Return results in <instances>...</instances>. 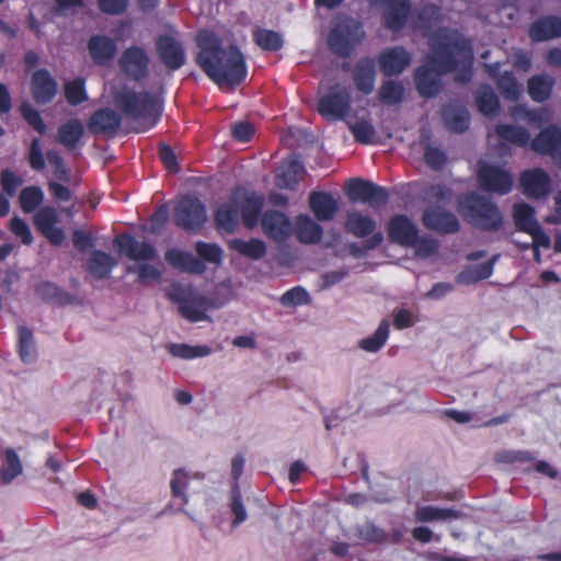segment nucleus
I'll use <instances>...</instances> for the list:
<instances>
[{"label":"nucleus","instance_id":"64","mask_svg":"<svg viewBox=\"0 0 561 561\" xmlns=\"http://www.w3.org/2000/svg\"><path fill=\"white\" fill-rule=\"evenodd\" d=\"M424 160L433 170H440L447 161V157L439 148L427 145L424 148Z\"/></svg>","mask_w":561,"mask_h":561},{"label":"nucleus","instance_id":"18","mask_svg":"<svg viewBox=\"0 0 561 561\" xmlns=\"http://www.w3.org/2000/svg\"><path fill=\"white\" fill-rule=\"evenodd\" d=\"M412 56L403 46L383 49L378 57L380 71L386 77L402 73L411 64Z\"/></svg>","mask_w":561,"mask_h":561},{"label":"nucleus","instance_id":"37","mask_svg":"<svg viewBox=\"0 0 561 561\" xmlns=\"http://www.w3.org/2000/svg\"><path fill=\"white\" fill-rule=\"evenodd\" d=\"M495 134L502 141L517 147L524 148L530 145V134L522 126L497 124L495 126Z\"/></svg>","mask_w":561,"mask_h":561},{"label":"nucleus","instance_id":"50","mask_svg":"<svg viewBox=\"0 0 561 561\" xmlns=\"http://www.w3.org/2000/svg\"><path fill=\"white\" fill-rule=\"evenodd\" d=\"M379 99L388 105L399 104L404 99V87L393 80L383 81L379 89Z\"/></svg>","mask_w":561,"mask_h":561},{"label":"nucleus","instance_id":"56","mask_svg":"<svg viewBox=\"0 0 561 561\" xmlns=\"http://www.w3.org/2000/svg\"><path fill=\"white\" fill-rule=\"evenodd\" d=\"M20 112L25 122L39 135H44L47 130V126L44 123L39 112L35 110L31 104L24 102L20 106Z\"/></svg>","mask_w":561,"mask_h":561},{"label":"nucleus","instance_id":"51","mask_svg":"<svg viewBox=\"0 0 561 561\" xmlns=\"http://www.w3.org/2000/svg\"><path fill=\"white\" fill-rule=\"evenodd\" d=\"M355 141L360 145H369L374 142L376 130L368 119H359L355 123H347Z\"/></svg>","mask_w":561,"mask_h":561},{"label":"nucleus","instance_id":"52","mask_svg":"<svg viewBox=\"0 0 561 561\" xmlns=\"http://www.w3.org/2000/svg\"><path fill=\"white\" fill-rule=\"evenodd\" d=\"M65 98L67 102L77 106L88 100L85 92V81L83 78H76L65 84Z\"/></svg>","mask_w":561,"mask_h":561},{"label":"nucleus","instance_id":"2","mask_svg":"<svg viewBox=\"0 0 561 561\" xmlns=\"http://www.w3.org/2000/svg\"><path fill=\"white\" fill-rule=\"evenodd\" d=\"M198 48L195 64L218 87L237 88L248 76V66L243 53L237 45L224 46L222 39L209 30L196 34Z\"/></svg>","mask_w":561,"mask_h":561},{"label":"nucleus","instance_id":"45","mask_svg":"<svg viewBox=\"0 0 561 561\" xmlns=\"http://www.w3.org/2000/svg\"><path fill=\"white\" fill-rule=\"evenodd\" d=\"M459 513L453 508H443L432 505L421 506L415 510V519L422 523L434 520L456 519Z\"/></svg>","mask_w":561,"mask_h":561},{"label":"nucleus","instance_id":"36","mask_svg":"<svg viewBox=\"0 0 561 561\" xmlns=\"http://www.w3.org/2000/svg\"><path fill=\"white\" fill-rule=\"evenodd\" d=\"M263 206L264 198L261 195L252 194L243 198L240 205V214L245 228L253 229L256 227Z\"/></svg>","mask_w":561,"mask_h":561},{"label":"nucleus","instance_id":"40","mask_svg":"<svg viewBox=\"0 0 561 561\" xmlns=\"http://www.w3.org/2000/svg\"><path fill=\"white\" fill-rule=\"evenodd\" d=\"M554 79L547 75H536L528 79L527 88L530 99L541 103L547 101L552 93Z\"/></svg>","mask_w":561,"mask_h":561},{"label":"nucleus","instance_id":"14","mask_svg":"<svg viewBox=\"0 0 561 561\" xmlns=\"http://www.w3.org/2000/svg\"><path fill=\"white\" fill-rule=\"evenodd\" d=\"M59 215L55 207L43 206L33 216V225L51 245L59 247L66 239L62 228L57 227Z\"/></svg>","mask_w":561,"mask_h":561},{"label":"nucleus","instance_id":"61","mask_svg":"<svg viewBox=\"0 0 561 561\" xmlns=\"http://www.w3.org/2000/svg\"><path fill=\"white\" fill-rule=\"evenodd\" d=\"M23 179L10 169H4L0 173V185L3 192L12 197L22 185Z\"/></svg>","mask_w":561,"mask_h":561},{"label":"nucleus","instance_id":"19","mask_svg":"<svg viewBox=\"0 0 561 561\" xmlns=\"http://www.w3.org/2000/svg\"><path fill=\"white\" fill-rule=\"evenodd\" d=\"M385 10L381 15V22L385 28L392 33L401 32L411 14V1L410 0H391L386 3Z\"/></svg>","mask_w":561,"mask_h":561},{"label":"nucleus","instance_id":"22","mask_svg":"<svg viewBox=\"0 0 561 561\" xmlns=\"http://www.w3.org/2000/svg\"><path fill=\"white\" fill-rule=\"evenodd\" d=\"M35 294L44 302L58 307L82 304V301L77 296L66 291L58 285L48 280H43L36 284Z\"/></svg>","mask_w":561,"mask_h":561},{"label":"nucleus","instance_id":"55","mask_svg":"<svg viewBox=\"0 0 561 561\" xmlns=\"http://www.w3.org/2000/svg\"><path fill=\"white\" fill-rule=\"evenodd\" d=\"M45 158L46 154L43 153L41 139L37 137L33 138L26 156L31 169L42 172L46 167Z\"/></svg>","mask_w":561,"mask_h":561},{"label":"nucleus","instance_id":"26","mask_svg":"<svg viewBox=\"0 0 561 561\" xmlns=\"http://www.w3.org/2000/svg\"><path fill=\"white\" fill-rule=\"evenodd\" d=\"M528 34L534 42L561 37V19L553 15L539 18L530 24Z\"/></svg>","mask_w":561,"mask_h":561},{"label":"nucleus","instance_id":"7","mask_svg":"<svg viewBox=\"0 0 561 561\" xmlns=\"http://www.w3.org/2000/svg\"><path fill=\"white\" fill-rule=\"evenodd\" d=\"M352 105V95L347 88L335 84L319 98L318 113L327 121H343L348 115Z\"/></svg>","mask_w":561,"mask_h":561},{"label":"nucleus","instance_id":"6","mask_svg":"<svg viewBox=\"0 0 561 561\" xmlns=\"http://www.w3.org/2000/svg\"><path fill=\"white\" fill-rule=\"evenodd\" d=\"M174 225L188 233H197L207 221L205 204L194 195L182 196L173 208Z\"/></svg>","mask_w":561,"mask_h":561},{"label":"nucleus","instance_id":"28","mask_svg":"<svg viewBox=\"0 0 561 561\" xmlns=\"http://www.w3.org/2000/svg\"><path fill=\"white\" fill-rule=\"evenodd\" d=\"M442 118L445 127L455 134L465 133L470 126V114L465 106L447 104L442 108Z\"/></svg>","mask_w":561,"mask_h":561},{"label":"nucleus","instance_id":"33","mask_svg":"<svg viewBox=\"0 0 561 561\" xmlns=\"http://www.w3.org/2000/svg\"><path fill=\"white\" fill-rule=\"evenodd\" d=\"M322 227L308 215H299L296 218V237L304 244H316L321 241Z\"/></svg>","mask_w":561,"mask_h":561},{"label":"nucleus","instance_id":"44","mask_svg":"<svg viewBox=\"0 0 561 561\" xmlns=\"http://www.w3.org/2000/svg\"><path fill=\"white\" fill-rule=\"evenodd\" d=\"M254 43L265 51H278L284 46L282 35L273 30L257 27L253 31Z\"/></svg>","mask_w":561,"mask_h":561},{"label":"nucleus","instance_id":"34","mask_svg":"<svg viewBox=\"0 0 561 561\" xmlns=\"http://www.w3.org/2000/svg\"><path fill=\"white\" fill-rule=\"evenodd\" d=\"M217 230L233 233L239 226V208L234 203L220 205L214 215Z\"/></svg>","mask_w":561,"mask_h":561},{"label":"nucleus","instance_id":"25","mask_svg":"<svg viewBox=\"0 0 561 561\" xmlns=\"http://www.w3.org/2000/svg\"><path fill=\"white\" fill-rule=\"evenodd\" d=\"M309 207L319 221H330L339 210L337 201L327 192L313 191L309 195Z\"/></svg>","mask_w":561,"mask_h":561},{"label":"nucleus","instance_id":"27","mask_svg":"<svg viewBox=\"0 0 561 561\" xmlns=\"http://www.w3.org/2000/svg\"><path fill=\"white\" fill-rule=\"evenodd\" d=\"M88 50L96 65H105L116 54L117 46L113 38L106 35H92L88 41Z\"/></svg>","mask_w":561,"mask_h":561},{"label":"nucleus","instance_id":"20","mask_svg":"<svg viewBox=\"0 0 561 561\" xmlns=\"http://www.w3.org/2000/svg\"><path fill=\"white\" fill-rule=\"evenodd\" d=\"M57 82L47 69L43 68L33 72L31 93L37 104L44 105L51 102L57 94Z\"/></svg>","mask_w":561,"mask_h":561},{"label":"nucleus","instance_id":"46","mask_svg":"<svg viewBox=\"0 0 561 561\" xmlns=\"http://www.w3.org/2000/svg\"><path fill=\"white\" fill-rule=\"evenodd\" d=\"M389 322L387 319L381 320L375 333L368 337L362 339L358 346L368 353H376L381 350L389 337Z\"/></svg>","mask_w":561,"mask_h":561},{"label":"nucleus","instance_id":"5","mask_svg":"<svg viewBox=\"0 0 561 561\" xmlns=\"http://www.w3.org/2000/svg\"><path fill=\"white\" fill-rule=\"evenodd\" d=\"M365 37L362 22L344 16L336 21L328 35L330 50L342 58H348Z\"/></svg>","mask_w":561,"mask_h":561},{"label":"nucleus","instance_id":"63","mask_svg":"<svg viewBox=\"0 0 561 561\" xmlns=\"http://www.w3.org/2000/svg\"><path fill=\"white\" fill-rule=\"evenodd\" d=\"M412 247L415 248L416 254L421 257H430L434 255L437 253L439 248L437 240L425 236L421 237L419 233L416 241Z\"/></svg>","mask_w":561,"mask_h":561},{"label":"nucleus","instance_id":"21","mask_svg":"<svg viewBox=\"0 0 561 561\" xmlns=\"http://www.w3.org/2000/svg\"><path fill=\"white\" fill-rule=\"evenodd\" d=\"M520 186L526 196L542 198L549 194L551 181L546 171L536 168L526 170L520 174Z\"/></svg>","mask_w":561,"mask_h":561},{"label":"nucleus","instance_id":"39","mask_svg":"<svg viewBox=\"0 0 561 561\" xmlns=\"http://www.w3.org/2000/svg\"><path fill=\"white\" fill-rule=\"evenodd\" d=\"M229 249L250 260H261L266 254V244L264 241L252 238L249 241L242 239H231L228 242Z\"/></svg>","mask_w":561,"mask_h":561},{"label":"nucleus","instance_id":"10","mask_svg":"<svg viewBox=\"0 0 561 561\" xmlns=\"http://www.w3.org/2000/svg\"><path fill=\"white\" fill-rule=\"evenodd\" d=\"M346 194L352 202H362L371 207L383 206L389 199L386 187L359 178L351 179L347 182Z\"/></svg>","mask_w":561,"mask_h":561},{"label":"nucleus","instance_id":"13","mask_svg":"<svg viewBox=\"0 0 561 561\" xmlns=\"http://www.w3.org/2000/svg\"><path fill=\"white\" fill-rule=\"evenodd\" d=\"M154 46L160 61L168 70L175 71L185 65V49L183 44L174 36L168 34L159 35L156 38Z\"/></svg>","mask_w":561,"mask_h":561},{"label":"nucleus","instance_id":"24","mask_svg":"<svg viewBox=\"0 0 561 561\" xmlns=\"http://www.w3.org/2000/svg\"><path fill=\"white\" fill-rule=\"evenodd\" d=\"M167 263L180 272L202 275L206 271L205 263L192 253L180 249H169L164 253Z\"/></svg>","mask_w":561,"mask_h":561},{"label":"nucleus","instance_id":"38","mask_svg":"<svg viewBox=\"0 0 561 561\" xmlns=\"http://www.w3.org/2000/svg\"><path fill=\"white\" fill-rule=\"evenodd\" d=\"M115 265V259L102 250H94L88 261L89 272L98 279L107 278Z\"/></svg>","mask_w":561,"mask_h":561},{"label":"nucleus","instance_id":"35","mask_svg":"<svg viewBox=\"0 0 561 561\" xmlns=\"http://www.w3.org/2000/svg\"><path fill=\"white\" fill-rule=\"evenodd\" d=\"M84 134L83 124L77 119H70L58 127L57 141L68 150L77 148Z\"/></svg>","mask_w":561,"mask_h":561},{"label":"nucleus","instance_id":"15","mask_svg":"<svg viewBox=\"0 0 561 561\" xmlns=\"http://www.w3.org/2000/svg\"><path fill=\"white\" fill-rule=\"evenodd\" d=\"M424 227L440 234H453L460 230V222L455 214L442 206H428L422 215Z\"/></svg>","mask_w":561,"mask_h":561},{"label":"nucleus","instance_id":"58","mask_svg":"<svg viewBox=\"0 0 561 561\" xmlns=\"http://www.w3.org/2000/svg\"><path fill=\"white\" fill-rule=\"evenodd\" d=\"M358 536L364 541L371 543H383L388 538L387 533L382 528L370 522H367L359 527Z\"/></svg>","mask_w":561,"mask_h":561},{"label":"nucleus","instance_id":"62","mask_svg":"<svg viewBox=\"0 0 561 561\" xmlns=\"http://www.w3.org/2000/svg\"><path fill=\"white\" fill-rule=\"evenodd\" d=\"M310 301V296L308 291L300 287H294L289 290H287L283 296L280 297V304L285 307L289 306H301L306 305Z\"/></svg>","mask_w":561,"mask_h":561},{"label":"nucleus","instance_id":"48","mask_svg":"<svg viewBox=\"0 0 561 561\" xmlns=\"http://www.w3.org/2000/svg\"><path fill=\"white\" fill-rule=\"evenodd\" d=\"M18 351L23 363H32L36 358V348L33 332L24 325H20Z\"/></svg>","mask_w":561,"mask_h":561},{"label":"nucleus","instance_id":"59","mask_svg":"<svg viewBox=\"0 0 561 561\" xmlns=\"http://www.w3.org/2000/svg\"><path fill=\"white\" fill-rule=\"evenodd\" d=\"M230 510L233 514L234 518L232 520V526L236 527L243 523L247 519V511L242 502L241 491L236 484L231 490V502Z\"/></svg>","mask_w":561,"mask_h":561},{"label":"nucleus","instance_id":"53","mask_svg":"<svg viewBox=\"0 0 561 561\" xmlns=\"http://www.w3.org/2000/svg\"><path fill=\"white\" fill-rule=\"evenodd\" d=\"M188 486V476L183 469L174 470L170 482L171 494L174 499L180 500L181 505L188 503L186 490Z\"/></svg>","mask_w":561,"mask_h":561},{"label":"nucleus","instance_id":"17","mask_svg":"<svg viewBox=\"0 0 561 561\" xmlns=\"http://www.w3.org/2000/svg\"><path fill=\"white\" fill-rule=\"evenodd\" d=\"M387 232L391 242L410 248L416 241L419 229L407 215H394L388 221Z\"/></svg>","mask_w":561,"mask_h":561},{"label":"nucleus","instance_id":"32","mask_svg":"<svg viewBox=\"0 0 561 561\" xmlns=\"http://www.w3.org/2000/svg\"><path fill=\"white\" fill-rule=\"evenodd\" d=\"M560 140L561 129L557 125H550L530 141V148L537 153L552 156Z\"/></svg>","mask_w":561,"mask_h":561},{"label":"nucleus","instance_id":"60","mask_svg":"<svg viewBox=\"0 0 561 561\" xmlns=\"http://www.w3.org/2000/svg\"><path fill=\"white\" fill-rule=\"evenodd\" d=\"M417 20L424 27H431L440 22L442 10L437 4L426 3L419 10Z\"/></svg>","mask_w":561,"mask_h":561},{"label":"nucleus","instance_id":"11","mask_svg":"<svg viewBox=\"0 0 561 561\" xmlns=\"http://www.w3.org/2000/svg\"><path fill=\"white\" fill-rule=\"evenodd\" d=\"M477 179L482 191L506 195L513 188L512 174L500 165L483 163L480 165Z\"/></svg>","mask_w":561,"mask_h":561},{"label":"nucleus","instance_id":"9","mask_svg":"<svg viewBox=\"0 0 561 561\" xmlns=\"http://www.w3.org/2000/svg\"><path fill=\"white\" fill-rule=\"evenodd\" d=\"M150 58L145 48L133 45L118 58V67L124 76L134 82H141L149 76Z\"/></svg>","mask_w":561,"mask_h":561},{"label":"nucleus","instance_id":"31","mask_svg":"<svg viewBox=\"0 0 561 561\" xmlns=\"http://www.w3.org/2000/svg\"><path fill=\"white\" fill-rule=\"evenodd\" d=\"M353 80L358 91L369 94L374 90L376 80V66L371 58H360L354 69Z\"/></svg>","mask_w":561,"mask_h":561},{"label":"nucleus","instance_id":"42","mask_svg":"<svg viewBox=\"0 0 561 561\" xmlns=\"http://www.w3.org/2000/svg\"><path fill=\"white\" fill-rule=\"evenodd\" d=\"M513 219L516 229L522 232H531L539 224L535 217V209L526 203H517L513 206Z\"/></svg>","mask_w":561,"mask_h":561},{"label":"nucleus","instance_id":"4","mask_svg":"<svg viewBox=\"0 0 561 561\" xmlns=\"http://www.w3.org/2000/svg\"><path fill=\"white\" fill-rule=\"evenodd\" d=\"M465 220L472 227L488 232L502 229L504 217L497 205L478 193H470L460 201Z\"/></svg>","mask_w":561,"mask_h":561},{"label":"nucleus","instance_id":"23","mask_svg":"<svg viewBox=\"0 0 561 561\" xmlns=\"http://www.w3.org/2000/svg\"><path fill=\"white\" fill-rule=\"evenodd\" d=\"M261 227L270 239L283 241L288 238L291 225L285 214L270 209L262 215Z\"/></svg>","mask_w":561,"mask_h":561},{"label":"nucleus","instance_id":"57","mask_svg":"<svg viewBox=\"0 0 561 561\" xmlns=\"http://www.w3.org/2000/svg\"><path fill=\"white\" fill-rule=\"evenodd\" d=\"M46 159L54 169V176L60 182L68 183L71 174L62 157L57 151L49 150L46 152Z\"/></svg>","mask_w":561,"mask_h":561},{"label":"nucleus","instance_id":"47","mask_svg":"<svg viewBox=\"0 0 561 561\" xmlns=\"http://www.w3.org/2000/svg\"><path fill=\"white\" fill-rule=\"evenodd\" d=\"M44 202V192L39 186L31 185L22 188L19 195L20 208L24 214L35 211Z\"/></svg>","mask_w":561,"mask_h":561},{"label":"nucleus","instance_id":"1","mask_svg":"<svg viewBox=\"0 0 561 561\" xmlns=\"http://www.w3.org/2000/svg\"><path fill=\"white\" fill-rule=\"evenodd\" d=\"M430 48L432 55L428 57L430 64L434 68L420 66L414 72V83L416 91L422 98H435L442 91V75H447L458 70L455 80L466 83L471 78V67L473 61L472 48L469 42L457 31L446 28L437 31L430 38Z\"/></svg>","mask_w":561,"mask_h":561},{"label":"nucleus","instance_id":"43","mask_svg":"<svg viewBox=\"0 0 561 561\" xmlns=\"http://www.w3.org/2000/svg\"><path fill=\"white\" fill-rule=\"evenodd\" d=\"M23 466L16 451L8 447L4 450V462L0 468V478L4 484L11 483L22 473Z\"/></svg>","mask_w":561,"mask_h":561},{"label":"nucleus","instance_id":"8","mask_svg":"<svg viewBox=\"0 0 561 561\" xmlns=\"http://www.w3.org/2000/svg\"><path fill=\"white\" fill-rule=\"evenodd\" d=\"M170 299L179 305V313L190 322H199L209 320L207 311L214 308L210 298L197 293H173L169 295Z\"/></svg>","mask_w":561,"mask_h":561},{"label":"nucleus","instance_id":"41","mask_svg":"<svg viewBox=\"0 0 561 561\" xmlns=\"http://www.w3.org/2000/svg\"><path fill=\"white\" fill-rule=\"evenodd\" d=\"M476 104L478 111L485 116H495L500 111V100L492 87L481 84L476 92Z\"/></svg>","mask_w":561,"mask_h":561},{"label":"nucleus","instance_id":"12","mask_svg":"<svg viewBox=\"0 0 561 561\" xmlns=\"http://www.w3.org/2000/svg\"><path fill=\"white\" fill-rule=\"evenodd\" d=\"M344 227L348 233L357 238L369 237L364 242L366 250H374L383 241L382 233L375 232L376 221L373 218L360 214L359 211L353 210L347 213Z\"/></svg>","mask_w":561,"mask_h":561},{"label":"nucleus","instance_id":"30","mask_svg":"<svg viewBox=\"0 0 561 561\" xmlns=\"http://www.w3.org/2000/svg\"><path fill=\"white\" fill-rule=\"evenodd\" d=\"M489 76L495 79L496 87L504 99L516 101L520 96V88L512 71L499 73V64L488 66Z\"/></svg>","mask_w":561,"mask_h":561},{"label":"nucleus","instance_id":"3","mask_svg":"<svg viewBox=\"0 0 561 561\" xmlns=\"http://www.w3.org/2000/svg\"><path fill=\"white\" fill-rule=\"evenodd\" d=\"M116 101L125 116L138 122L137 133H145L160 122L162 103L148 91H125L117 95Z\"/></svg>","mask_w":561,"mask_h":561},{"label":"nucleus","instance_id":"29","mask_svg":"<svg viewBox=\"0 0 561 561\" xmlns=\"http://www.w3.org/2000/svg\"><path fill=\"white\" fill-rule=\"evenodd\" d=\"M122 117L114 110L104 107L96 110L90 117L89 126L93 131L107 135L117 134Z\"/></svg>","mask_w":561,"mask_h":561},{"label":"nucleus","instance_id":"49","mask_svg":"<svg viewBox=\"0 0 561 561\" xmlns=\"http://www.w3.org/2000/svg\"><path fill=\"white\" fill-rule=\"evenodd\" d=\"M169 353L179 358L183 359H193L196 357H204L210 354L211 350L210 347L206 345H197V346H191L185 343H173L170 344L168 347Z\"/></svg>","mask_w":561,"mask_h":561},{"label":"nucleus","instance_id":"16","mask_svg":"<svg viewBox=\"0 0 561 561\" xmlns=\"http://www.w3.org/2000/svg\"><path fill=\"white\" fill-rule=\"evenodd\" d=\"M117 251L133 261H151L157 257V250L150 242L138 241L130 233H121L113 240Z\"/></svg>","mask_w":561,"mask_h":561},{"label":"nucleus","instance_id":"54","mask_svg":"<svg viewBox=\"0 0 561 561\" xmlns=\"http://www.w3.org/2000/svg\"><path fill=\"white\" fill-rule=\"evenodd\" d=\"M195 251L202 261L211 264H220L222 261V249L217 243L197 241Z\"/></svg>","mask_w":561,"mask_h":561}]
</instances>
